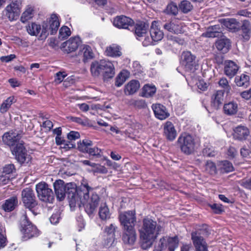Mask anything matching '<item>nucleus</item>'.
I'll return each instance as SVG.
<instances>
[{
  "instance_id": "64",
  "label": "nucleus",
  "mask_w": 251,
  "mask_h": 251,
  "mask_svg": "<svg viewBox=\"0 0 251 251\" xmlns=\"http://www.w3.org/2000/svg\"><path fill=\"white\" fill-rule=\"evenodd\" d=\"M16 57L15 55L10 54L7 56H1L0 58L2 62H8Z\"/></svg>"
},
{
  "instance_id": "45",
  "label": "nucleus",
  "mask_w": 251,
  "mask_h": 251,
  "mask_svg": "<svg viewBox=\"0 0 251 251\" xmlns=\"http://www.w3.org/2000/svg\"><path fill=\"white\" fill-rule=\"evenodd\" d=\"M33 16V9L31 7L27 8L22 14L21 21L25 23Z\"/></svg>"
},
{
  "instance_id": "57",
  "label": "nucleus",
  "mask_w": 251,
  "mask_h": 251,
  "mask_svg": "<svg viewBox=\"0 0 251 251\" xmlns=\"http://www.w3.org/2000/svg\"><path fill=\"white\" fill-rule=\"evenodd\" d=\"M80 137L79 133L77 131H70L67 135V138L69 140V142L71 143L72 141L75 140L77 139H78Z\"/></svg>"
},
{
  "instance_id": "47",
  "label": "nucleus",
  "mask_w": 251,
  "mask_h": 251,
  "mask_svg": "<svg viewBox=\"0 0 251 251\" xmlns=\"http://www.w3.org/2000/svg\"><path fill=\"white\" fill-rule=\"evenodd\" d=\"M126 81V71L123 70L116 78L115 85L117 87L121 86Z\"/></svg>"
},
{
  "instance_id": "26",
  "label": "nucleus",
  "mask_w": 251,
  "mask_h": 251,
  "mask_svg": "<svg viewBox=\"0 0 251 251\" xmlns=\"http://www.w3.org/2000/svg\"><path fill=\"white\" fill-rule=\"evenodd\" d=\"M18 203V199L16 197H12L5 201L1 205V207L5 212H10L13 210Z\"/></svg>"
},
{
  "instance_id": "53",
  "label": "nucleus",
  "mask_w": 251,
  "mask_h": 251,
  "mask_svg": "<svg viewBox=\"0 0 251 251\" xmlns=\"http://www.w3.org/2000/svg\"><path fill=\"white\" fill-rule=\"evenodd\" d=\"M101 150L97 147L91 146L88 151L86 153H88L90 155L95 156H100V155Z\"/></svg>"
},
{
  "instance_id": "46",
  "label": "nucleus",
  "mask_w": 251,
  "mask_h": 251,
  "mask_svg": "<svg viewBox=\"0 0 251 251\" xmlns=\"http://www.w3.org/2000/svg\"><path fill=\"white\" fill-rule=\"evenodd\" d=\"M219 29V25L212 26L211 28H209L208 31L206 33V36L208 37L214 38L218 36L220 31L217 30Z\"/></svg>"
},
{
  "instance_id": "18",
  "label": "nucleus",
  "mask_w": 251,
  "mask_h": 251,
  "mask_svg": "<svg viewBox=\"0 0 251 251\" xmlns=\"http://www.w3.org/2000/svg\"><path fill=\"white\" fill-rule=\"evenodd\" d=\"M239 68L238 65L233 61L226 60L224 63L225 74L230 78L236 75Z\"/></svg>"
},
{
  "instance_id": "6",
  "label": "nucleus",
  "mask_w": 251,
  "mask_h": 251,
  "mask_svg": "<svg viewBox=\"0 0 251 251\" xmlns=\"http://www.w3.org/2000/svg\"><path fill=\"white\" fill-rule=\"evenodd\" d=\"M53 187L57 199L61 201L64 199L65 195L67 194L70 205V194L71 193L72 188H74L75 189H76L75 184L70 183L65 185L63 180L59 179L53 183Z\"/></svg>"
},
{
  "instance_id": "2",
  "label": "nucleus",
  "mask_w": 251,
  "mask_h": 251,
  "mask_svg": "<svg viewBox=\"0 0 251 251\" xmlns=\"http://www.w3.org/2000/svg\"><path fill=\"white\" fill-rule=\"evenodd\" d=\"M23 132L21 130H11L4 134L2 141L8 146L11 147L12 154L20 163H29L31 157L27 153L24 146V142L20 139L22 137Z\"/></svg>"
},
{
  "instance_id": "31",
  "label": "nucleus",
  "mask_w": 251,
  "mask_h": 251,
  "mask_svg": "<svg viewBox=\"0 0 251 251\" xmlns=\"http://www.w3.org/2000/svg\"><path fill=\"white\" fill-rule=\"evenodd\" d=\"M105 53L107 55L112 57L120 56L122 54L120 47L115 44H113L107 47Z\"/></svg>"
},
{
  "instance_id": "23",
  "label": "nucleus",
  "mask_w": 251,
  "mask_h": 251,
  "mask_svg": "<svg viewBox=\"0 0 251 251\" xmlns=\"http://www.w3.org/2000/svg\"><path fill=\"white\" fill-rule=\"evenodd\" d=\"M223 25L232 32L238 31L241 24L239 22L234 18H227L222 20Z\"/></svg>"
},
{
  "instance_id": "20",
  "label": "nucleus",
  "mask_w": 251,
  "mask_h": 251,
  "mask_svg": "<svg viewBox=\"0 0 251 251\" xmlns=\"http://www.w3.org/2000/svg\"><path fill=\"white\" fill-rule=\"evenodd\" d=\"M163 130L164 135L168 140L173 141L176 137V130L171 122L167 121L164 124Z\"/></svg>"
},
{
  "instance_id": "11",
  "label": "nucleus",
  "mask_w": 251,
  "mask_h": 251,
  "mask_svg": "<svg viewBox=\"0 0 251 251\" xmlns=\"http://www.w3.org/2000/svg\"><path fill=\"white\" fill-rule=\"evenodd\" d=\"M21 4V0H12L3 10V15L11 21L16 20L20 15Z\"/></svg>"
},
{
  "instance_id": "62",
  "label": "nucleus",
  "mask_w": 251,
  "mask_h": 251,
  "mask_svg": "<svg viewBox=\"0 0 251 251\" xmlns=\"http://www.w3.org/2000/svg\"><path fill=\"white\" fill-rule=\"evenodd\" d=\"M132 68L135 74L139 73L142 71V67L138 61H134L133 62Z\"/></svg>"
},
{
  "instance_id": "13",
  "label": "nucleus",
  "mask_w": 251,
  "mask_h": 251,
  "mask_svg": "<svg viewBox=\"0 0 251 251\" xmlns=\"http://www.w3.org/2000/svg\"><path fill=\"white\" fill-rule=\"evenodd\" d=\"M181 151L186 154H191L194 151L195 141L193 137L189 135H183L178 139Z\"/></svg>"
},
{
  "instance_id": "49",
  "label": "nucleus",
  "mask_w": 251,
  "mask_h": 251,
  "mask_svg": "<svg viewBox=\"0 0 251 251\" xmlns=\"http://www.w3.org/2000/svg\"><path fill=\"white\" fill-rule=\"evenodd\" d=\"M71 35V31L69 27L66 26H62L59 30V38L64 40Z\"/></svg>"
},
{
  "instance_id": "9",
  "label": "nucleus",
  "mask_w": 251,
  "mask_h": 251,
  "mask_svg": "<svg viewBox=\"0 0 251 251\" xmlns=\"http://www.w3.org/2000/svg\"><path fill=\"white\" fill-rule=\"evenodd\" d=\"M26 28L29 35L35 36L39 35L41 40L46 39L49 35L47 23H43L42 25L36 23H31L29 24Z\"/></svg>"
},
{
  "instance_id": "5",
  "label": "nucleus",
  "mask_w": 251,
  "mask_h": 251,
  "mask_svg": "<svg viewBox=\"0 0 251 251\" xmlns=\"http://www.w3.org/2000/svg\"><path fill=\"white\" fill-rule=\"evenodd\" d=\"M148 28L147 23L142 22L135 25L131 19L126 17V29L134 32L137 39L143 42L145 37L148 36Z\"/></svg>"
},
{
  "instance_id": "44",
  "label": "nucleus",
  "mask_w": 251,
  "mask_h": 251,
  "mask_svg": "<svg viewBox=\"0 0 251 251\" xmlns=\"http://www.w3.org/2000/svg\"><path fill=\"white\" fill-rule=\"evenodd\" d=\"M164 12L168 15H176L178 13V7L176 4L173 2L169 3Z\"/></svg>"
},
{
  "instance_id": "19",
  "label": "nucleus",
  "mask_w": 251,
  "mask_h": 251,
  "mask_svg": "<svg viewBox=\"0 0 251 251\" xmlns=\"http://www.w3.org/2000/svg\"><path fill=\"white\" fill-rule=\"evenodd\" d=\"M151 107L155 117L159 120H165L170 116L165 106L161 104H153Z\"/></svg>"
},
{
  "instance_id": "43",
  "label": "nucleus",
  "mask_w": 251,
  "mask_h": 251,
  "mask_svg": "<svg viewBox=\"0 0 251 251\" xmlns=\"http://www.w3.org/2000/svg\"><path fill=\"white\" fill-rule=\"evenodd\" d=\"M178 6L179 10L185 14L191 11L193 8L191 3L187 0H184L181 1Z\"/></svg>"
},
{
  "instance_id": "61",
  "label": "nucleus",
  "mask_w": 251,
  "mask_h": 251,
  "mask_svg": "<svg viewBox=\"0 0 251 251\" xmlns=\"http://www.w3.org/2000/svg\"><path fill=\"white\" fill-rule=\"evenodd\" d=\"M10 181V176L1 172H0V184L4 185L8 183Z\"/></svg>"
},
{
  "instance_id": "36",
  "label": "nucleus",
  "mask_w": 251,
  "mask_h": 251,
  "mask_svg": "<svg viewBox=\"0 0 251 251\" xmlns=\"http://www.w3.org/2000/svg\"><path fill=\"white\" fill-rule=\"evenodd\" d=\"M139 88L140 83L137 80H132L126 84V91L130 95L136 93Z\"/></svg>"
},
{
  "instance_id": "14",
  "label": "nucleus",
  "mask_w": 251,
  "mask_h": 251,
  "mask_svg": "<svg viewBox=\"0 0 251 251\" xmlns=\"http://www.w3.org/2000/svg\"><path fill=\"white\" fill-rule=\"evenodd\" d=\"M184 23L176 18H172L163 25L164 30L171 33L178 34L183 33Z\"/></svg>"
},
{
  "instance_id": "54",
  "label": "nucleus",
  "mask_w": 251,
  "mask_h": 251,
  "mask_svg": "<svg viewBox=\"0 0 251 251\" xmlns=\"http://www.w3.org/2000/svg\"><path fill=\"white\" fill-rule=\"evenodd\" d=\"M67 74L65 72H57L55 75L54 81L57 84H59L63 81Z\"/></svg>"
},
{
  "instance_id": "1",
  "label": "nucleus",
  "mask_w": 251,
  "mask_h": 251,
  "mask_svg": "<svg viewBox=\"0 0 251 251\" xmlns=\"http://www.w3.org/2000/svg\"><path fill=\"white\" fill-rule=\"evenodd\" d=\"M92 188L86 180L83 179L80 186L77 189L72 188L69 198L71 208L83 206L86 212L90 216L98 207L100 198L96 193H92L90 197L89 193Z\"/></svg>"
},
{
  "instance_id": "58",
  "label": "nucleus",
  "mask_w": 251,
  "mask_h": 251,
  "mask_svg": "<svg viewBox=\"0 0 251 251\" xmlns=\"http://www.w3.org/2000/svg\"><path fill=\"white\" fill-rule=\"evenodd\" d=\"M156 247L162 251L166 249L168 247L166 236H164L160 239L158 242V245Z\"/></svg>"
},
{
  "instance_id": "56",
  "label": "nucleus",
  "mask_w": 251,
  "mask_h": 251,
  "mask_svg": "<svg viewBox=\"0 0 251 251\" xmlns=\"http://www.w3.org/2000/svg\"><path fill=\"white\" fill-rule=\"evenodd\" d=\"M115 237L108 236L106 235V237L104 238L103 242V246L106 248L110 247L113 245L115 241Z\"/></svg>"
},
{
  "instance_id": "15",
  "label": "nucleus",
  "mask_w": 251,
  "mask_h": 251,
  "mask_svg": "<svg viewBox=\"0 0 251 251\" xmlns=\"http://www.w3.org/2000/svg\"><path fill=\"white\" fill-rule=\"evenodd\" d=\"M22 200L25 205L29 209L35 207L37 201L33 191L29 188L24 189L22 193Z\"/></svg>"
},
{
  "instance_id": "28",
  "label": "nucleus",
  "mask_w": 251,
  "mask_h": 251,
  "mask_svg": "<svg viewBox=\"0 0 251 251\" xmlns=\"http://www.w3.org/2000/svg\"><path fill=\"white\" fill-rule=\"evenodd\" d=\"M79 38L78 37H74L70 38L69 40L64 43V47L67 49L66 50L68 52H71L75 51L78 48L79 45Z\"/></svg>"
},
{
  "instance_id": "30",
  "label": "nucleus",
  "mask_w": 251,
  "mask_h": 251,
  "mask_svg": "<svg viewBox=\"0 0 251 251\" xmlns=\"http://www.w3.org/2000/svg\"><path fill=\"white\" fill-rule=\"evenodd\" d=\"M218 169L222 173H227L232 172L234 167L232 164L227 160L221 161L218 162Z\"/></svg>"
},
{
  "instance_id": "10",
  "label": "nucleus",
  "mask_w": 251,
  "mask_h": 251,
  "mask_svg": "<svg viewBox=\"0 0 251 251\" xmlns=\"http://www.w3.org/2000/svg\"><path fill=\"white\" fill-rule=\"evenodd\" d=\"M36 190L39 199L44 202L52 203L54 195L52 190L45 182H40L36 185Z\"/></svg>"
},
{
  "instance_id": "38",
  "label": "nucleus",
  "mask_w": 251,
  "mask_h": 251,
  "mask_svg": "<svg viewBox=\"0 0 251 251\" xmlns=\"http://www.w3.org/2000/svg\"><path fill=\"white\" fill-rule=\"evenodd\" d=\"M125 202L122 200L121 202L120 207L119 209V220L122 226L124 228L126 227V210L125 207Z\"/></svg>"
},
{
  "instance_id": "37",
  "label": "nucleus",
  "mask_w": 251,
  "mask_h": 251,
  "mask_svg": "<svg viewBox=\"0 0 251 251\" xmlns=\"http://www.w3.org/2000/svg\"><path fill=\"white\" fill-rule=\"evenodd\" d=\"M166 237L168 248L169 251H174L178 247L179 240L177 236L173 237Z\"/></svg>"
},
{
  "instance_id": "41",
  "label": "nucleus",
  "mask_w": 251,
  "mask_h": 251,
  "mask_svg": "<svg viewBox=\"0 0 251 251\" xmlns=\"http://www.w3.org/2000/svg\"><path fill=\"white\" fill-rule=\"evenodd\" d=\"M113 25L119 28H126V16L121 15L116 17L113 21Z\"/></svg>"
},
{
  "instance_id": "24",
  "label": "nucleus",
  "mask_w": 251,
  "mask_h": 251,
  "mask_svg": "<svg viewBox=\"0 0 251 251\" xmlns=\"http://www.w3.org/2000/svg\"><path fill=\"white\" fill-rule=\"evenodd\" d=\"M224 98V91L218 90L217 91L211 98L212 105L216 109H217L220 106L222 105Z\"/></svg>"
},
{
  "instance_id": "32",
  "label": "nucleus",
  "mask_w": 251,
  "mask_h": 251,
  "mask_svg": "<svg viewBox=\"0 0 251 251\" xmlns=\"http://www.w3.org/2000/svg\"><path fill=\"white\" fill-rule=\"evenodd\" d=\"M224 111L226 115H234L238 111V105L235 102H229L224 105Z\"/></svg>"
},
{
  "instance_id": "48",
  "label": "nucleus",
  "mask_w": 251,
  "mask_h": 251,
  "mask_svg": "<svg viewBox=\"0 0 251 251\" xmlns=\"http://www.w3.org/2000/svg\"><path fill=\"white\" fill-rule=\"evenodd\" d=\"M84 61L93 57V53L90 47L84 46L82 50Z\"/></svg>"
},
{
  "instance_id": "21",
  "label": "nucleus",
  "mask_w": 251,
  "mask_h": 251,
  "mask_svg": "<svg viewBox=\"0 0 251 251\" xmlns=\"http://www.w3.org/2000/svg\"><path fill=\"white\" fill-rule=\"evenodd\" d=\"M102 75L104 80L112 78L115 75V68L111 62L104 60Z\"/></svg>"
},
{
  "instance_id": "16",
  "label": "nucleus",
  "mask_w": 251,
  "mask_h": 251,
  "mask_svg": "<svg viewBox=\"0 0 251 251\" xmlns=\"http://www.w3.org/2000/svg\"><path fill=\"white\" fill-rule=\"evenodd\" d=\"M239 31V38L243 42H246L251 37V24L248 20H244Z\"/></svg>"
},
{
  "instance_id": "40",
  "label": "nucleus",
  "mask_w": 251,
  "mask_h": 251,
  "mask_svg": "<svg viewBox=\"0 0 251 251\" xmlns=\"http://www.w3.org/2000/svg\"><path fill=\"white\" fill-rule=\"evenodd\" d=\"M99 214L100 218L102 220H106L110 218L111 214L109 208L105 203L100 205Z\"/></svg>"
},
{
  "instance_id": "25",
  "label": "nucleus",
  "mask_w": 251,
  "mask_h": 251,
  "mask_svg": "<svg viewBox=\"0 0 251 251\" xmlns=\"http://www.w3.org/2000/svg\"><path fill=\"white\" fill-rule=\"evenodd\" d=\"M46 23H48V30H50V34H55L57 32L58 27L60 25V23L57 15L55 14H51L50 18L49 23L48 22Z\"/></svg>"
},
{
  "instance_id": "39",
  "label": "nucleus",
  "mask_w": 251,
  "mask_h": 251,
  "mask_svg": "<svg viewBox=\"0 0 251 251\" xmlns=\"http://www.w3.org/2000/svg\"><path fill=\"white\" fill-rule=\"evenodd\" d=\"M236 85L239 87H247L249 83V76L245 74L237 76L235 78Z\"/></svg>"
},
{
  "instance_id": "4",
  "label": "nucleus",
  "mask_w": 251,
  "mask_h": 251,
  "mask_svg": "<svg viewBox=\"0 0 251 251\" xmlns=\"http://www.w3.org/2000/svg\"><path fill=\"white\" fill-rule=\"evenodd\" d=\"M209 234L206 226L191 233V240L196 251H208L207 244L204 238L205 236H208Z\"/></svg>"
},
{
  "instance_id": "55",
  "label": "nucleus",
  "mask_w": 251,
  "mask_h": 251,
  "mask_svg": "<svg viewBox=\"0 0 251 251\" xmlns=\"http://www.w3.org/2000/svg\"><path fill=\"white\" fill-rule=\"evenodd\" d=\"M15 170L14 166L13 164H8L5 165L3 168L2 171L1 172L2 173H3L7 175H9L10 174L12 173Z\"/></svg>"
},
{
  "instance_id": "34",
  "label": "nucleus",
  "mask_w": 251,
  "mask_h": 251,
  "mask_svg": "<svg viewBox=\"0 0 251 251\" xmlns=\"http://www.w3.org/2000/svg\"><path fill=\"white\" fill-rule=\"evenodd\" d=\"M16 102L14 96H10L5 100L0 105V112L1 113H6L11 107V105Z\"/></svg>"
},
{
  "instance_id": "22",
  "label": "nucleus",
  "mask_w": 251,
  "mask_h": 251,
  "mask_svg": "<svg viewBox=\"0 0 251 251\" xmlns=\"http://www.w3.org/2000/svg\"><path fill=\"white\" fill-rule=\"evenodd\" d=\"M250 133L248 128L244 126H238L234 129L233 138L239 141L246 140Z\"/></svg>"
},
{
  "instance_id": "29",
  "label": "nucleus",
  "mask_w": 251,
  "mask_h": 251,
  "mask_svg": "<svg viewBox=\"0 0 251 251\" xmlns=\"http://www.w3.org/2000/svg\"><path fill=\"white\" fill-rule=\"evenodd\" d=\"M231 46L230 40L227 38H222L218 40L216 43V46L219 50L223 53H226L229 50Z\"/></svg>"
},
{
  "instance_id": "63",
  "label": "nucleus",
  "mask_w": 251,
  "mask_h": 251,
  "mask_svg": "<svg viewBox=\"0 0 251 251\" xmlns=\"http://www.w3.org/2000/svg\"><path fill=\"white\" fill-rule=\"evenodd\" d=\"M77 226L78 227V231H81L84 228L85 223L83 218L81 217H79L77 219Z\"/></svg>"
},
{
  "instance_id": "51",
  "label": "nucleus",
  "mask_w": 251,
  "mask_h": 251,
  "mask_svg": "<svg viewBox=\"0 0 251 251\" xmlns=\"http://www.w3.org/2000/svg\"><path fill=\"white\" fill-rule=\"evenodd\" d=\"M218 84L221 87H222L225 89V91H226V93H228L229 92V91L231 89V87H230V85H229L228 81L226 78H225V77L221 78L219 80V81L218 82Z\"/></svg>"
},
{
  "instance_id": "33",
  "label": "nucleus",
  "mask_w": 251,
  "mask_h": 251,
  "mask_svg": "<svg viewBox=\"0 0 251 251\" xmlns=\"http://www.w3.org/2000/svg\"><path fill=\"white\" fill-rule=\"evenodd\" d=\"M92 142L88 139L80 140L77 143V149L80 152L86 153L91 146H92Z\"/></svg>"
},
{
  "instance_id": "59",
  "label": "nucleus",
  "mask_w": 251,
  "mask_h": 251,
  "mask_svg": "<svg viewBox=\"0 0 251 251\" xmlns=\"http://www.w3.org/2000/svg\"><path fill=\"white\" fill-rule=\"evenodd\" d=\"M202 153L203 155L208 157H213L216 154L214 150L212 148L208 147H206L203 149L202 151Z\"/></svg>"
},
{
  "instance_id": "17",
  "label": "nucleus",
  "mask_w": 251,
  "mask_h": 251,
  "mask_svg": "<svg viewBox=\"0 0 251 251\" xmlns=\"http://www.w3.org/2000/svg\"><path fill=\"white\" fill-rule=\"evenodd\" d=\"M182 62L187 70H191L196 65V56L189 51H183L181 55Z\"/></svg>"
},
{
  "instance_id": "8",
  "label": "nucleus",
  "mask_w": 251,
  "mask_h": 251,
  "mask_svg": "<svg viewBox=\"0 0 251 251\" xmlns=\"http://www.w3.org/2000/svg\"><path fill=\"white\" fill-rule=\"evenodd\" d=\"M134 210L126 212V240L129 244L133 245L136 240V233L134 228L136 223Z\"/></svg>"
},
{
  "instance_id": "50",
  "label": "nucleus",
  "mask_w": 251,
  "mask_h": 251,
  "mask_svg": "<svg viewBox=\"0 0 251 251\" xmlns=\"http://www.w3.org/2000/svg\"><path fill=\"white\" fill-rule=\"evenodd\" d=\"M205 170L209 174L214 175L217 173L216 166L214 163L208 161L205 165Z\"/></svg>"
},
{
  "instance_id": "52",
  "label": "nucleus",
  "mask_w": 251,
  "mask_h": 251,
  "mask_svg": "<svg viewBox=\"0 0 251 251\" xmlns=\"http://www.w3.org/2000/svg\"><path fill=\"white\" fill-rule=\"evenodd\" d=\"M117 227L114 224H111L108 226H106L104 228V232L108 236H112L115 237V232Z\"/></svg>"
},
{
  "instance_id": "12",
  "label": "nucleus",
  "mask_w": 251,
  "mask_h": 251,
  "mask_svg": "<svg viewBox=\"0 0 251 251\" xmlns=\"http://www.w3.org/2000/svg\"><path fill=\"white\" fill-rule=\"evenodd\" d=\"M21 222V231L25 238L29 239L38 235L39 232L36 227L33 226L27 219L25 214Z\"/></svg>"
},
{
  "instance_id": "7",
  "label": "nucleus",
  "mask_w": 251,
  "mask_h": 251,
  "mask_svg": "<svg viewBox=\"0 0 251 251\" xmlns=\"http://www.w3.org/2000/svg\"><path fill=\"white\" fill-rule=\"evenodd\" d=\"M150 35L145 36L143 40V45L145 47L152 44L153 42H157L161 41L164 37L163 32L158 27V22L153 21L151 26Z\"/></svg>"
},
{
  "instance_id": "35",
  "label": "nucleus",
  "mask_w": 251,
  "mask_h": 251,
  "mask_svg": "<svg viewBox=\"0 0 251 251\" xmlns=\"http://www.w3.org/2000/svg\"><path fill=\"white\" fill-rule=\"evenodd\" d=\"M156 90L154 85L146 84L142 89V96L146 98L151 97L155 94Z\"/></svg>"
},
{
  "instance_id": "60",
  "label": "nucleus",
  "mask_w": 251,
  "mask_h": 251,
  "mask_svg": "<svg viewBox=\"0 0 251 251\" xmlns=\"http://www.w3.org/2000/svg\"><path fill=\"white\" fill-rule=\"evenodd\" d=\"M60 219V213L59 212H57L52 215L50 218V222L52 224H57Z\"/></svg>"
},
{
  "instance_id": "42",
  "label": "nucleus",
  "mask_w": 251,
  "mask_h": 251,
  "mask_svg": "<svg viewBox=\"0 0 251 251\" xmlns=\"http://www.w3.org/2000/svg\"><path fill=\"white\" fill-rule=\"evenodd\" d=\"M55 141L57 145H61L62 148L66 150L74 148L75 147V145L73 143L66 141L59 136L56 137Z\"/></svg>"
},
{
  "instance_id": "3",
  "label": "nucleus",
  "mask_w": 251,
  "mask_h": 251,
  "mask_svg": "<svg viewBox=\"0 0 251 251\" xmlns=\"http://www.w3.org/2000/svg\"><path fill=\"white\" fill-rule=\"evenodd\" d=\"M163 231V227L158 225L156 222L152 219H145L143 220L142 231L140 234V243L142 249L150 248L158 235Z\"/></svg>"
},
{
  "instance_id": "27",
  "label": "nucleus",
  "mask_w": 251,
  "mask_h": 251,
  "mask_svg": "<svg viewBox=\"0 0 251 251\" xmlns=\"http://www.w3.org/2000/svg\"><path fill=\"white\" fill-rule=\"evenodd\" d=\"M104 60L93 62L91 65V72L93 76L96 77L102 75Z\"/></svg>"
}]
</instances>
